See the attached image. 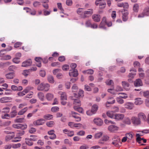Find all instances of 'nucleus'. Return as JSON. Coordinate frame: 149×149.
Listing matches in <instances>:
<instances>
[{"instance_id":"57","label":"nucleus","mask_w":149,"mask_h":149,"mask_svg":"<svg viewBox=\"0 0 149 149\" xmlns=\"http://www.w3.org/2000/svg\"><path fill=\"white\" fill-rule=\"evenodd\" d=\"M64 142L65 144H68L70 146H71L72 144V143L68 139H65L64 141Z\"/></svg>"},{"instance_id":"50","label":"nucleus","mask_w":149,"mask_h":149,"mask_svg":"<svg viewBox=\"0 0 149 149\" xmlns=\"http://www.w3.org/2000/svg\"><path fill=\"white\" fill-rule=\"evenodd\" d=\"M43 14L45 16H47L49 15L50 14L51 11H47L45 9L43 10Z\"/></svg>"},{"instance_id":"1","label":"nucleus","mask_w":149,"mask_h":149,"mask_svg":"<svg viewBox=\"0 0 149 149\" xmlns=\"http://www.w3.org/2000/svg\"><path fill=\"white\" fill-rule=\"evenodd\" d=\"M70 67L72 69L70 70L69 73V76L70 77H77L78 75V73L77 70L75 69L77 67L76 64L74 63H72Z\"/></svg>"},{"instance_id":"22","label":"nucleus","mask_w":149,"mask_h":149,"mask_svg":"<svg viewBox=\"0 0 149 149\" xmlns=\"http://www.w3.org/2000/svg\"><path fill=\"white\" fill-rule=\"evenodd\" d=\"M6 77L8 79H11L14 77V73L13 72L8 73L5 75Z\"/></svg>"},{"instance_id":"11","label":"nucleus","mask_w":149,"mask_h":149,"mask_svg":"<svg viewBox=\"0 0 149 149\" xmlns=\"http://www.w3.org/2000/svg\"><path fill=\"white\" fill-rule=\"evenodd\" d=\"M32 63L31 60L30 59L25 61L22 63V66L26 67L30 65Z\"/></svg>"},{"instance_id":"12","label":"nucleus","mask_w":149,"mask_h":149,"mask_svg":"<svg viewBox=\"0 0 149 149\" xmlns=\"http://www.w3.org/2000/svg\"><path fill=\"white\" fill-rule=\"evenodd\" d=\"M16 108L15 106H14L12 107V110L10 113V117L11 118H13L15 117L17 114V111L15 109H14Z\"/></svg>"},{"instance_id":"13","label":"nucleus","mask_w":149,"mask_h":149,"mask_svg":"<svg viewBox=\"0 0 149 149\" xmlns=\"http://www.w3.org/2000/svg\"><path fill=\"white\" fill-rule=\"evenodd\" d=\"M94 122L95 124L98 126H101L103 123V121L100 118H95Z\"/></svg>"},{"instance_id":"21","label":"nucleus","mask_w":149,"mask_h":149,"mask_svg":"<svg viewBox=\"0 0 149 149\" xmlns=\"http://www.w3.org/2000/svg\"><path fill=\"white\" fill-rule=\"evenodd\" d=\"M143 101L140 98H136L135 99L134 104L136 105H140L142 104Z\"/></svg>"},{"instance_id":"48","label":"nucleus","mask_w":149,"mask_h":149,"mask_svg":"<svg viewBox=\"0 0 149 149\" xmlns=\"http://www.w3.org/2000/svg\"><path fill=\"white\" fill-rule=\"evenodd\" d=\"M105 24H106V23H102V22H101L99 25V27L100 28H102L104 29H106V28L105 26Z\"/></svg>"},{"instance_id":"40","label":"nucleus","mask_w":149,"mask_h":149,"mask_svg":"<svg viewBox=\"0 0 149 149\" xmlns=\"http://www.w3.org/2000/svg\"><path fill=\"white\" fill-rule=\"evenodd\" d=\"M41 5V3L40 2L38 1H34L33 3V5L35 8L38 7Z\"/></svg>"},{"instance_id":"16","label":"nucleus","mask_w":149,"mask_h":149,"mask_svg":"<svg viewBox=\"0 0 149 149\" xmlns=\"http://www.w3.org/2000/svg\"><path fill=\"white\" fill-rule=\"evenodd\" d=\"M138 117L139 120L145 121L146 120V117L143 113H140L138 115Z\"/></svg>"},{"instance_id":"52","label":"nucleus","mask_w":149,"mask_h":149,"mask_svg":"<svg viewBox=\"0 0 149 149\" xmlns=\"http://www.w3.org/2000/svg\"><path fill=\"white\" fill-rule=\"evenodd\" d=\"M26 93V92L24 90L22 92L18 93L17 95L19 96H22L25 95Z\"/></svg>"},{"instance_id":"37","label":"nucleus","mask_w":149,"mask_h":149,"mask_svg":"<svg viewBox=\"0 0 149 149\" xmlns=\"http://www.w3.org/2000/svg\"><path fill=\"white\" fill-rule=\"evenodd\" d=\"M43 117L45 119L50 120L53 118V116L50 114H47L44 115Z\"/></svg>"},{"instance_id":"34","label":"nucleus","mask_w":149,"mask_h":149,"mask_svg":"<svg viewBox=\"0 0 149 149\" xmlns=\"http://www.w3.org/2000/svg\"><path fill=\"white\" fill-rule=\"evenodd\" d=\"M27 107L24 108L18 112V115H22L23 114L27 111Z\"/></svg>"},{"instance_id":"62","label":"nucleus","mask_w":149,"mask_h":149,"mask_svg":"<svg viewBox=\"0 0 149 149\" xmlns=\"http://www.w3.org/2000/svg\"><path fill=\"white\" fill-rule=\"evenodd\" d=\"M66 3L68 6H71L72 5V0H66Z\"/></svg>"},{"instance_id":"41","label":"nucleus","mask_w":149,"mask_h":149,"mask_svg":"<svg viewBox=\"0 0 149 149\" xmlns=\"http://www.w3.org/2000/svg\"><path fill=\"white\" fill-rule=\"evenodd\" d=\"M14 135L11 136L10 135H8L6 136L5 137V140L6 141H8L12 139L14 137Z\"/></svg>"},{"instance_id":"25","label":"nucleus","mask_w":149,"mask_h":149,"mask_svg":"<svg viewBox=\"0 0 149 149\" xmlns=\"http://www.w3.org/2000/svg\"><path fill=\"white\" fill-rule=\"evenodd\" d=\"M26 143L28 145L31 146L33 144V143L32 142V141L29 138H27L25 139Z\"/></svg>"},{"instance_id":"26","label":"nucleus","mask_w":149,"mask_h":149,"mask_svg":"<svg viewBox=\"0 0 149 149\" xmlns=\"http://www.w3.org/2000/svg\"><path fill=\"white\" fill-rule=\"evenodd\" d=\"M133 10L134 12L137 13L139 9V5L137 3L135 4L133 6Z\"/></svg>"},{"instance_id":"10","label":"nucleus","mask_w":149,"mask_h":149,"mask_svg":"<svg viewBox=\"0 0 149 149\" xmlns=\"http://www.w3.org/2000/svg\"><path fill=\"white\" fill-rule=\"evenodd\" d=\"M92 18L94 22H98L100 21L101 17L99 15L94 14L92 16Z\"/></svg>"},{"instance_id":"33","label":"nucleus","mask_w":149,"mask_h":149,"mask_svg":"<svg viewBox=\"0 0 149 149\" xmlns=\"http://www.w3.org/2000/svg\"><path fill=\"white\" fill-rule=\"evenodd\" d=\"M21 137L20 136H17L12 139L11 141L13 142H16L21 141Z\"/></svg>"},{"instance_id":"63","label":"nucleus","mask_w":149,"mask_h":149,"mask_svg":"<svg viewBox=\"0 0 149 149\" xmlns=\"http://www.w3.org/2000/svg\"><path fill=\"white\" fill-rule=\"evenodd\" d=\"M106 83L108 85H112L113 84V81L112 80H108L106 81Z\"/></svg>"},{"instance_id":"28","label":"nucleus","mask_w":149,"mask_h":149,"mask_svg":"<svg viewBox=\"0 0 149 149\" xmlns=\"http://www.w3.org/2000/svg\"><path fill=\"white\" fill-rule=\"evenodd\" d=\"M107 114L108 117L114 118L115 113H114L113 111H109L107 112Z\"/></svg>"},{"instance_id":"17","label":"nucleus","mask_w":149,"mask_h":149,"mask_svg":"<svg viewBox=\"0 0 149 149\" xmlns=\"http://www.w3.org/2000/svg\"><path fill=\"white\" fill-rule=\"evenodd\" d=\"M58 93L61 95V100H67V97L65 93L60 91L58 92Z\"/></svg>"},{"instance_id":"42","label":"nucleus","mask_w":149,"mask_h":149,"mask_svg":"<svg viewBox=\"0 0 149 149\" xmlns=\"http://www.w3.org/2000/svg\"><path fill=\"white\" fill-rule=\"evenodd\" d=\"M10 111V108L8 107L3 108L2 109V112L3 113H7Z\"/></svg>"},{"instance_id":"6","label":"nucleus","mask_w":149,"mask_h":149,"mask_svg":"<svg viewBox=\"0 0 149 149\" xmlns=\"http://www.w3.org/2000/svg\"><path fill=\"white\" fill-rule=\"evenodd\" d=\"M13 127L15 128L21 129L22 130H24L27 128V125L21 124H17L13 125Z\"/></svg>"},{"instance_id":"5","label":"nucleus","mask_w":149,"mask_h":149,"mask_svg":"<svg viewBox=\"0 0 149 149\" xmlns=\"http://www.w3.org/2000/svg\"><path fill=\"white\" fill-rule=\"evenodd\" d=\"M131 120L132 123L134 125H140L141 123V121L139 118L135 116H133L131 118Z\"/></svg>"},{"instance_id":"19","label":"nucleus","mask_w":149,"mask_h":149,"mask_svg":"<svg viewBox=\"0 0 149 149\" xmlns=\"http://www.w3.org/2000/svg\"><path fill=\"white\" fill-rule=\"evenodd\" d=\"M10 98L8 97H3L0 99V102L1 103H6L8 102L10 100Z\"/></svg>"},{"instance_id":"20","label":"nucleus","mask_w":149,"mask_h":149,"mask_svg":"<svg viewBox=\"0 0 149 149\" xmlns=\"http://www.w3.org/2000/svg\"><path fill=\"white\" fill-rule=\"evenodd\" d=\"M123 123L126 125H130L131 124L130 118L128 117H125L123 120Z\"/></svg>"},{"instance_id":"45","label":"nucleus","mask_w":149,"mask_h":149,"mask_svg":"<svg viewBox=\"0 0 149 149\" xmlns=\"http://www.w3.org/2000/svg\"><path fill=\"white\" fill-rule=\"evenodd\" d=\"M38 96L39 98L42 101L44 99V96L43 94L41 92H39L38 93Z\"/></svg>"},{"instance_id":"49","label":"nucleus","mask_w":149,"mask_h":149,"mask_svg":"<svg viewBox=\"0 0 149 149\" xmlns=\"http://www.w3.org/2000/svg\"><path fill=\"white\" fill-rule=\"evenodd\" d=\"M119 94H122L123 95L120 96L119 97L122 98L126 99L128 97V96L127 94L124 93H121Z\"/></svg>"},{"instance_id":"38","label":"nucleus","mask_w":149,"mask_h":149,"mask_svg":"<svg viewBox=\"0 0 149 149\" xmlns=\"http://www.w3.org/2000/svg\"><path fill=\"white\" fill-rule=\"evenodd\" d=\"M102 134V132H99L95 134L94 136L95 138L96 139H98L100 138Z\"/></svg>"},{"instance_id":"58","label":"nucleus","mask_w":149,"mask_h":149,"mask_svg":"<svg viewBox=\"0 0 149 149\" xmlns=\"http://www.w3.org/2000/svg\"><path fill=\"white\" fill-rule=\"evenodd\" d=\"M10 117V115L6 114L2 115L1 116V118L3 119H8Z\"/></svg>"},{"instance_id":"32","label":"nucleus","mask_w":149,"mask_h":149,"mask_svg":"<svg viewBox=\"0 0 149 149\" xmlns=\"http://www.w3.org/2000/svg\"><path fill=\"white\" fill-rule=\"evenodd\" d=\"M47 79L48 81L51 83H53L54 81V77L51 75H49L48 76Z\"/></svg>"},{"instance_id":"15","label":"nucleus","mask_w":149,"mask_h":149,"mask_svg":"<svg viewBox=\"0 0 149 149\" xmlns=\"http://www.w3.org/2000/svg\"><path fill=\"white\" fill-rule=\"evenodd\" d=\"M122 84L123 87L124 89L127 91L129 90L130 85L127 82L125 81H123L122 82Z\"/></svg>"},{"instance_id":"18","label":"nucleus","mask_w":149,"mask_h":149,"mask_svg":"<svg viewBox=\"0 0 149 149\" xmlns=\"http://www.w3.org/2000/svg\"><path fill=\"white\" fill-rule=\"evenodd\" d=\"M118 127L113 125H111L109 126L108 127V130L111 132H113L117 130H118Z\"/></svg>"},{"instance_id":"43","label":"nucleus","mask_w":149,"mask_h":149,"mask_svg":"<svg viewBox=\"0 0 149 149\" xmlns=\"http://www.w3.org/2000/svg\"><path fill=\"white\" fill-rule=\"evenodd\" d=\"M59 108L58 107H52L51 109V111L53 112H56L59 111Z\"/></svg>"},{"instance_id":"35","label":"nucleus","mask_w":149,"mask_h":149,"mask_svg":"<svg viewBox=\"0 0 149 149\" xmlns=\"http://www.w3.org/2000/svg\"><path fill=\"white\" fill-rule=\"evenodd\" d=\"M116 100L119 104H122L124 103V100L120 97L116 98Z\"/></svg>"},{"instance_id":"3","label":"nucleus","mask_w":149,"mask_h":149,"mask_svg":"<svg viewBox=\"0 0 149 149\" xmlns=\"http://www.w3.org/2000/svg\"><path fill=\"white\" fill-rule=\"evenodd\" d=\"M113 141L111 144L116 147H119L120 143H121L120 139L119 137L115 136L112 139Z\"/></svg>"},{"instance_id":"56","label":"nucleus","mask_w":149,"mask_h":149,"mask_svg":"<svg viewBox=\"0 0 149 149\" xmlns=\"http://www.w3.org/2000/svg\"><path fill=\"white\" fill-rule=\"evenodd\" d=\"M21 146V144L18 143L17 144H15L12 146V147L13 148H17L20 147Z\"/></svg>"},{"instance_id":"59","label":"nucleus","mask_w":149,"mask_h":149,"mask_svg":"<svg viewBox=\"0 0 149 149\" xmlns=\"http://www.w3.org/2000/svg\"><path fill=\"white\" fill-rule=\"evenodd\" d=\"M106 3L105 2L101 3H100L99 5L100 8H105Z\"/></svg>"},{"instance_id":"30","label":"nucleus","mask_w":149,"mask_h":149,"mask_svg":"<svg viewBox=\"0 0 149 149\" xmlns=\"http://www.w3.org/2000/svg\"><path fill=\"white\" fill-rule=\"evenodd\" d=\"M98 108V106L96 104L93 105L92 107L91 111L92 112L95 114L97 111Z\"/></svg>"},{"instance_id":"53","label":"nucleus","mask_w":149,"mask_h":149,"mask_svg":"<svg viewBox=\"0 0 149 149\" xmlns=\"http://www.w3.org/2000/svg\"><path fill=\"white\" fill-rule=\"evenodd\" d=\"M45 72L44 70H40V75L42 77H44L45 76Z\"/></svg>"},{"instance_id":"61","label":"nucleus","mask_w":149,"mask_h":149,"mask_svg":"<svg viewBox=\"0 0 149 149\" xmlns=\"http://www.w3.org/2000/svg\"><path fill=\"white\" fill-rule=\"evenodd\" d=\"M36 10L35 9H33L32 10L31 9V12H30L29 13L31 15H35L36 14Z\"/></svg>"},{"instance_id":"23","label":"nucleus","mask_w":149,"mask_h":149,"mask_svg":"<svg viewBox=\"0 0 149 149\" xmlns=\"http://www.w3.org/2000/svg\"><path fill=\"white\" fill-rule=\"evenodd\" d=\"M133 71V72H131L129 73L128 75V77L132 79H133L134 77V76L136 74L135 72H136V70L135 69H131L130 70V71L131 72Z\"/></svg>"},{"instance_id":"39","label":"nucleus","mask_w":149,"mask_h":149,"mask_svg":"<svg viewBox=\"0 0 149 149\" xmlns=\"http://www.w3.org/2000/svg\"><path fill=\"white\" fill-rule=\"evenodd\" d=\"M30 137L31 138H29L32 141H36L38 140L37 136L35 135H31Z\"/></svg>"},{"instance_id":"27","label":"nucleus","mask_w":149,"mask_h":149,"mask_svg":"<svg viewBox=\"0 0 149 149\" xmlns=\"http://www.w3.org/2000/svg\"><path fill=\"white\" fill-rule=\"evenodd\" d=\"M73 104L74 106L79 107L81 105L80 101L78 99H74L73 102Z\"/></svg>"},{"instance_id":"64","label":"nucleus","mask_w":149,"mask_h":149,"mask_svg":"<svg viewBox=\"0 0 149 149\" xmlns=\"http://www.w3.org/2000/svg\"><path fill=\"white\" fill-rule=\"evenodd\" d=\"M143 95L146 97L149 96V91H144L143 92Z\"/></svg>"},{"instance_id":"4","label":"nucleus","mask_w":149,"mask_h":149,"mask_svg":"<svg viewBox=\"0 0 149 149\" xmlns=\"http://www.w3.org/2000/svg\"><path fill=\"white\" fill-rule=\"evenodd\" d=\"M145 16H149V7L145 8L143 12L138 16V18L143 17Z\"/></svg>"},{"instance_id":"55","label":"nucleus","mask_w":149,"mask_h":149,"mask_svg":"<svg viewBox=\"0 0 149 149\" xmlns=\"http://www.w3.org/2000/svg\"><path fill=\"white\" fill-rule=\"evenodd\" d=\"M24 131L23 130H22L21 131H18L17 134L18 136H20L24 134Z\"/></svg>"},{"instance_id":"8","label":"nucleus","mask_w":149,"mask_h":149,"mask_svg":"<svg viewBox=\"0 0 149 149\" xmlns=\"http://www.w3.org/2000/svg\"><path fill=\"white\" fill-rule=\"evenodd\" d=\"M124 115L120 113H115L114 118L116 120H120L123 119Z\"/></svg>"},{"instance_id":"60","label":"nucleus","mask_w":149,"mask_h":149,"mask_svg":"<svg viewBox=\"0 0 149 149\" xmlns=\"http://www.w3.org/2000/svg\"><path fill=\"white\" fill-rule=\"evenodd\" d=\"M11 57L10 55H6L3 56V59L4 60H8L11 59Z\"/></svg>"},{"instance_id":"47","label":"nucleus","mask_w":149,"mask_h":149,"mask_svg":"<svg viewBox=\"0 0 149 149\" xmlns=\"http://www.w3.org/2000/svg\"><path fill=\"white\" fill-rule=\"evenodd\" d=\"M91 24V21L90 20L86 21L85 22V25L87 27H90Z\"/></svg>"},{"instance_id":"7","label":"nucleus","mask_w":149,"mask_h":149,"mask_svg":"<svg viewBox=\"0 0 149 149\" xmlns=\"http://www.w3.org/2000/svg\"><path fill=\"white\" fill-rule=\"evenodd\" d=\"M125 108L130 110L132 109L134 107V104L131 102H126L124 104Z\"/></svg>"},{"instance_id":"46","label":"nucleus","mask_w":149,"mask_h":149,"mask_svg":"<svg viewBox=\"0 0 149 149\" xmlns=\"http://www.w3.org/2000/svg\"><path fill=\"white\" fill-rule=\"evenodd\" d=\"M84 13V14L86 15H91L93 13V10L89 9L88 11H85Z\"/></svg>"},{"instance_id":"2","label":"nucleus","mask_w":149,"mask_h":149,"mask_svg":"<svg viewBox=\"0 0 149 149\" xmlns=\"http://www.w3.org/2000/svg\"><path fill=\"white\" fill-rule=\"evenodd\" d=\"M50 87V85L48 84L41 83L38 86L37 90L38 91H47L49 89Z\"/></svg>"},{"instance_id":"9","label":"nucleus","mask_w":149,"mask_h":149,"mask_svg":"<svg viewBox=\"0 0 149 149\" xmlns=\"http://www.w3.org/2000/svg\"><path fill=\"white\" fill-rule=\"evenodd\" d=\"M45 122L44 119H40L35 121L33 122V124L35 125H42L44 124Z\"/></svg>"},{"instance_id":"31","label":"nucleus","mask_w":149,"mask_h":149,"mask_svg":"<svg viewBox=\"0 0 149 149\" xmlns=\"http://www.w3.org/2000/svg\"><path fill=\"white\" fill-rule=\"evenodd\" d=\"M73 108L75 110L78 111L79 113H81L83 111V109L81 107H79L74 106Z\"/></svg>"},{"instance_id":"54","label":"nucleus","mask_w":149,"mask_h":149,"mask_svg":"<svg viewBox=\"0 0 149 149\" xmlns=\"http://www.w3.org/2000/svg\"><path fill=\"white\" fill-rule=\"evenodd\" d=\"M24 119V118H17L14 120V121L15 123H22Z\"/></svg>"},{"instance_id":"36","label":"nucleus","mask_w":149,"mask_h":149,"mask_svg":"<svg viewBox=\"0 0 149 149\" xmlns=\"http://www.w3.org/2000/svg\"><path fill=\"white\" fill-rule=\"evenodd\" d=\"M136 136L137 137L136 140L137 142L139 143H140V141L141 140H144V139L143 138H141L140 137V135L139 134H136Z\"/></svg>"},{"instance_id":"14","label":"nucleus","mask_w":149,"mask_h":149,"mask_svg":"<svg viewBox=\"0 0 149 149\" xmlns=\"http://www.w3.org/2000/svg\"><path fill=\"white\" fill-rule=\"evenodd\" d=\"M134 84L135 86H142L143 83L140 79H138L134 82Z\"/></svg>"},{"instance_id":"44","label":"nucleus","mask_w":149,"mask_h":149,"mask_svg":"<svg viewBox=\"0 0 149 149\" xmlns=\"http://www.w3.org/2000/svg\"><path fill=\"white\" fill-rule=\"evenodd\" d=\"M54 124V123L53 121H50L47 122L46 123V125L47 126L50 127H52Z\"/></svg>"},{"instance_id":"29","label":"nucleus","mask_w":149,"mask_h":149,"mask_svg":"<svg viewBox=\"0 0 149 149\" xmlns=\"http://www.w3.org/2000/svg\"><path fill=\"white\" fill-rule=\"evenodd\" d=\"M53 95L50 93H47L46 95V99L49 101L52 100L53 98Z\"/></svg>"},{"instance_id":"51","label":"nucleus","mask_w":149,"mask_h":149,"mask_svg":"<svg viewBox=\"0 0 149 149\" xmlns=\"http://www.w3.org/2000/svg\"><path fill=\"white\" fill-rule=\"evenodd\" d=\"M69 68V65L66 64L63 65L62 67V69L64 71H66L68 70Z\"/></svg>"},{"instance_id":"24","label":"nucleus","mask_w":149,"mask_h":149,"mask_svg":"<svg viewBox=\"0 0 149 149\" xmlns=\"http://www.w3.org/2000/svg\"><path fill=\"white\" fill-rule=\"evenodd\" d=\"M128 13L127 12H126L123 13L122 18L123 20V21H126L128 19Z\"/></svg>"}]
</instances>
